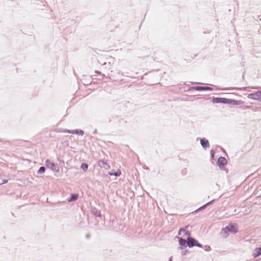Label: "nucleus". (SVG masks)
I'll use <instances>...</instances> for the list:
<instances>
[{"mask_svg": "<svg viewBox=\"0 0 261 261\" xmlns=\"http://www.w3.org/2000/svg\"><path fill=\"white\" fill-rule=\"evenodd\" d=\"M204 248L206 251H209L211 250V247L209 245L204 246Z\"/></svg>", "mask_w": 261, "mask_h": 261, "instance_id": "23", "label": "nucleus"}, {"mask_svg": "<svg viewBox=\"0 0 261 261\" xmlns=\"http://www.w3.org/2000/svg\"><path fill=\"white\" fill-rule=\"evenodd\" d=\"M75 134L83 136L84 134V132L82 129H75Z\"/></svg>", "mask_w": 261, "mask_h": 261, "instance_id": "18", "label": "nucleus"}, {"mask_svg": "<svg viewBox=\"0 0 261 261\" xmlns=\"http://www.w3.org/2000/svg\"><path fill=\"white\" fill-rule=\"evenodd\" d=\"M238 229L236 226H235L234 225L231 224V223H229L225 228L222 229V232L227 233V232H232V233H236L238 232Z\"/></svg>", "mask_w": 261, "mask_h": 261, "instance_id": "2", "label": "nucleus"}, {"mask_svg": "<svg viewBox=\"0 0 261 261\" xmlns=\"http://www.w3.org/2000/svg\"><path fill=\"white\" fill-rule=\"evenodd\" d=\"M109 175L111 176H119L121 175V171L120 170H118L116 171L112 170L109 173Z\"/></svg>", "mask_w": 261, "mask_h": 261, "instance_id": "14", "label": "nucleus"}, {"mask_svg": "<svg viewBox=\"0 0 261 261\" xmlns=\"http://www.w3.org/2000/svg\"><path fill=\"white\" fill-rule=\"evenodd\" d=\"M106 65H107V63L105 62L104 64H102V66H105Z\"/></svg>", "mask_w": 261, "mask_h": 261, "instance_id": "35", "label": "nucleus"}, {"mask_svg": "<svg viewBox=\"0 0 261 261\" xmlns=\"http://www.w3.org/2000/svg\"><path fill=\"white\" fill-rule=\"evenodd\" d=\"M215 201V199L212 200L211 201L205 203V205H206V206H208L212 204Z\"/></svg>", "mask_w": 261, "mask_h": 261, "instance_id": "24", "label": "nucleus"}, {"mask_svg": "<svg viewBox=\"0 0 261 261\" xmlns=\"http://www.w3.org/2000/svg\"><path fill=\"white\" fill-rule=\"evenodd\" d=\"M109 122L117 127H122L125 126L126 121L123 118L116 115H112L109 118Z\"/></svg>", "mask_w": 261, "mask_h": 261, "instance_id": "1", "label": "nucleus"}, {"mask_svg": "<svg viewBox=\"0 0 261 261\" xmlns=\"http://www.w3.org/2000/svg\"><path fill=\"white\" fill-rule=\"evenodd\" d=\"M95 72L96 73H97V74H98L101 75V76H102V78H101V79H103V77L105 76V74H102V73H101V72L100 71H98V70H96V71H95Z\"/></svg>", "mask_w": 261, "mask_h": 261, "instance_id": "25", "label": "nucleus"}, {"mask_svg": "<svg viewBox=\"0 0 261 261\" xmlns=\"http://www.w3.org/2000/svg\"><path fill=\"white\" fill-rule=\"evenodd\" d=\"M187 227H188V226H186V228H187ZM184 231H185V228H184V227L180 228L178 232V235H181V232H182V231L184 232Z\"/></svg>", "mask_w": 261, "mask_h": 261, "instance_id": "21", "label": "nucleus"}, {"mask_svg": "<svg viewBox=\"0 0 261 261\" xmlns=\"http://www.w3.org/2000/svg\"><path fill=\"white\" fill-rule=\"evenodd\" d=\"M250 108H251L250 106H246L245 109H250Z\"/></svg>", "mask_w": 261, "mask_h": 261, "instance_id": "32", "label": "nucleus"}, {"mask_svg": "<svg viewBox=\"0 0 261 261\" xmlns=\"http://www.w3.org/2000/svg\"><path fill=\"white\" fill-rule=\"evenodd\" d=\"M45 165L48 168H49L52 171L55 172H58L59 171V167L56 166L54 163L51 162L49 160H46Z\"/></svg>", "mask_w": 261, "mask_h": 261, "instance_id": "4", "label": "nucleus"}, {"mask_svg": "<svg viewBox=\"0 0 261 261\" xmlns=\"http://www.w3.org/2000/svg\"><path fill=\"white\" fill-rule=\"evenodd\" d=\"M91 213L93 215H94L96 217H101V214L100 211H99L95 208L92 210Z\"/></svg>", "mask_w": 261, "mask_h": 261, "instance_id": "13", "label": "nucleus"}, {"mask_svg": "<svg viewBox=\"0 0 261 261\" xmlns=\"http://www.w3.org/2000/svg\"><path fill=\"white\" fill-rule=\"evenodd\" d=\"M79 195L77 194H71L70 196L68 198L67 200L68 202L74 201L77 199Z\"/></svg>", "mask_w": 261, "mask_h": 261, "instance_id": "12", "label": "nucleus"}, {"mask_svg": "<svg viewBox=\"0 0 261 261\" xmlns=\"http://www.w3.org/2000/svg\"><path fill=\"white\" fill-rule=\"evenodd\" d=\"M108 65H110V62L108 63Z\"/></svg>", "mask_w": 261, "mask_h": 261, "instance_id": "36", "label": "nucleus"}, {"mask_svg": "<svg viewBox=\"0 0 261 261\" xmlns=\"http://www.w3.org/2000/svg\"><path fill=\"white\" fill-rule=\"evenodd\" d=\"M224 99H225L224 97H213L212 99V101L214 103H224Z\"/></svg>", "mask_w": 261, "mask_h": 261, "instance_id": "11", "label": "nucleus"}, {"mask_svg": "<svg viewBox=\"0 0 261 261\" xmlns=\"http://www.w3.org/2000/svg\"><path fill=\"white\" fill-rule=\"evenodd\" d=\"M88 168V165L86 163H83L81 164V168L84 171H86L87 170Z\"/></svg>", "mask_w": 261, "mask_h": 261, "instance_id": "15", "label": "nucleus"}, {"mask_svg": "<svg viewBox=\"0 0 261 261\" xmlns=\"http://www.w3.org/2000/svg\"><path fill=\"white\" fill-rule=\"evenodd\" d=\"M178 243L180 245V246L178 247V249L180 250H182L183 249L184 247H186L188 246V239L186 240L182 238H179Z\"/></svg>", "mask_w": 261, "mask_h": 261, "instance_id": "8", "label": "nucleus"}, {"mask_svg": "<svg viewBox=\"0 0 261 261\" xmlns=\"http://www.w3.org/2000/svg\"><path fill=\"white\" fill-rule=\"evenodd\" d=\"M227 162L224 157L220 156L218 159L217 164L220 169H222L227 164Z\"/></svg>", "mask_w": 261, "mask_h": 261, "instance_id": "6", "label": "nucleus"}, {"mask_svg": "<svg viewBox=\"0 0 261 261\" xmlns=\"http://www.w3.org/2000/svg\"><path fill=\"white\" fill-rule=\"evenodd\" d=\"M207 206L205 204L203 205L202 206H200L199 208H198L195 212L196 213L197 212L202 211V210H204V208H205Z\"/></svg>", "mask_w": 261, "mask_h": 261, "instance_id": "20", "label": "nucleus"}, {"mask_svg": "<svg viewBox=\"0 0 261 261\" xmlns=\"http://www.w3.org/2000/svg\"><path fill=\"white\" fill-rule=\"evenodd\" d=\"M248 98L261 102V90L249 94Z\"/></svg>", "mask_w": 261, "mask_h": 261, "instance_id": "3", "label": "nucleus"}, {"mask_svg": "<svg viewBox=\"0 0 261 261\" xmlns=\"http://www.w3.org/2000/svg\"><path fill=\"white\" fill-rule=\"evenodd\" d=\"M62 132V133H70V134H75V129H74V130H71V129H62V130H61V132Z\"/></svg>", "mask_w": 261, "mask_h": 261, "instance_id": "16", "label": "nucleus"}, {"mask_svg": "<svg viewBox=\"0 0 261 261\" xmlns=\"http://www.w3.org/2000/svg\"><path fill=\"white\" fill-rule=\"evenodd\" d=\"M200 144L202 147L205 149L210 147L209 142L208 140L206 139L205 138H202L200 139Z\"/></svg>", "mask_w": 261, "mask_h": 261, "instance_id": "10", "label": "nucleus"}, {"mask_svg": "<svg viewBox=\"0 0 261 261\" xmlns=\"http://www.w3.org/2000/svg\"><path fill=\"white\" fill-rule=\"evenodd\" d=\"M97 129H95L94 130V131L93 132V134H97Z\"/></svg>", "mask_w": 261, "mask_h": 261, "instance_id": "30", "label": "nucleus"}, {"mask_svg": "<svg viewBox=\"0 0 261 261\" xmlns=\"http://www.w3.org/2000/svg\"><path fill=\"white\" fill-rule=\"evenodd\" d=\"M172 257H170L168 261H172Z\"/></svg>", "mask_w": 261, "mask_h": 261, "instance_id": "33", "label": "nucleus"}, {"mask_svg": "<svg viewBox=\"0 0 261 261\" xmlns=\"http://www.w3.org/2000/svg\"><path fill=\"white\" fill-rule=\"evenodd\" d=\"M45 167L44 166H41L38 169V170L37 171V173L41 174L44 173L45 172Z\"/></svg>", "mask_w": 261, "mask_h": 261, "instance_id": "17", "label": "nucleus"}, {"mask_svg": "<svg viewBox=\"0 0 261 261\" xmlns=\"http://www.w3.org/2000/svg\"><path fill=\"white\" fill-rule=\"evenodd\" d=\"M192 84H198V83L190 82Z\"/></svg>", "mask_w": 261, "mask_h": 261, "instance_id": "34", "label": "nucleus"}, {"mask_svg": "<svg viewBox=\"0 0 261 261\" xmlns=\"http://www.w3.org/2000/svg\"><path fill=\"white\" fill-rule=\"evenodd\" d=\"M210 154H211V157L212 158V159H214V155H215V151L213 149H212L210 151Z\"/></svg>", "mask_w": 261, "mask_h": 261, "instance_id": "22", "label": "nucleus"}, {"mask_svg": "<svg viewBox=\"0 0 261 261\" xmlns=\"http://www.w3.org/2000/svg\"><path fill=\"white\" fill-rule=\"evenodd\" d=\"M187 252V251H182L181 253L182 255H185Z\"/></svg>", "mask_w": 261, "mask_h": 261, "instance_id": "29", "label": "nucleus"}, {"mask_svg": "<svg viewBox=\"0 0 261 261\" xmlns=\"http://www.w3.org/2000/svg\"><path fill=\"white\" fill-rule=\"evenodd\" d=\"M8 180L5 179H3L1 176H0V185H3L4 184L7 183Z\"/></svg>", "mask_w": 261, "mask_h": 261, "instance_id": "19", "label": "nucleus"}, {"mask_svg": "<svg viewBox=\"0 0 261 261\" xmlns=\"http://www.w3.org/2000/svg\"><path fill=\"white\" fill-rule=\"evenodd\" d=\"M243 103L242 100H237L233 99H228L225 98L224 104H228L231 105H240Z\"/></svg>", "mask_w": 261, "mask_h": 261, "instance_id": "5", "label": "nucleus"}, {"mask_svg": "<svg viewBox=\"0 0 261 261\" xmlns=\"http://www.w3.org/2000/svg\"><path fill=\"white\" fill-rule=\"evenodd\" d=\"M191 90H195L197 91H213V89L208 86H194L190 88Z\"/></svg>", "mask_w": 261, "mask_h": 261, "instance_id": "7", "label": "nucleus"}, {"mask_svg": "<svg viewBox=\"0 0 261 261\" xmlns=\"http://www.w3.org/2000/svg\"><path fill=\"white\" fill-rule=\"evenodd\" d=\"M99 164H102V165H104L106 164V162H105V161H102V160H100V161H99Z\"/></svg>", "mask_w": 261, "mask_h": 261, "instance_id": "28", "label": "nucleus"}, {"mask_svg": "<svg viewBox=\"0 0 261 261\" xmlns=\"http://www.w3.org/2000/svg\"><path fill=\"white\" fill-rule=\"evenodd\" d=\"M197 246V247H198L199 248H202L203 247V245L199 243L198 241L197 242V243L196 244V246Z\"/></svg>", "mask_w": 261, "mask_h": 261, "instance_id": "27", "label": "nucleus"}, {"mask_svg": "<svg viewBox=\"0 0 261 261\" xmlns=\"http://www.w3.org/2000/svg\"><path fill=\"white\" fill-rule=\"evenodd\" d=\"M197 242V240L195 238L191 237L188 238V246L189 248H192L196 246V244Z\"/></svg>", "mask_w": 261, "mask_h": 261, "instance_id": "9", "label": "nucleus"}, {"mask_svg": "<svg viewBox=\"0 0 261 261\" xmlns=\"http://www.w3.org/2000/svg\"><path fill=\"white\" fill-rule=\"evenodd\" d=\"M90 234H87L86 237V238L89 239L90 238Z\"/></svg>", "mask_w": 261, "mask_h": 261, "instance_id": "31", "label": "nucleus"}, {"mask_svg": "<svg viewBox=\"0 0 261 261\" xmlns=\"http://www.w3.org/2000/svg\"><path fill=\"white\" fill-rule=\"evenodd\" d=\"M184 232H185V236H188V237H190L191 233H190V232L189 231L186 230L185 229V231H184Z\"/></svg>", "mask_w": 261, "mask_h": 261, "instance_id": "26", "label": "nucleus"}]
</instances>
